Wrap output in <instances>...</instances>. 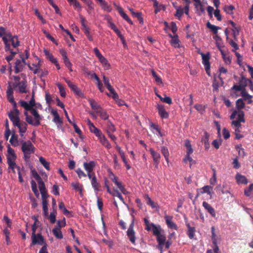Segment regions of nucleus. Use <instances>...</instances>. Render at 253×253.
<instances>
[{
    "label": "nucleus",
    "mask_w": 253,
    "mask_h": 253,
    "mask_svg": "<svg viewBox=\"0 0 253 253\" xmlns=\"http://www.w3.org/2000/svg\"><path fill=\"white\" fill-rule=\"evenodd\" d=\"M18 103L24 108V113L26 117V122L30 125L37 126L40 125V121L42 117L38 113L37 110L33 107L35 105V101L34 97V93H32V98L29 102L23 100H20Z\"/></svg>",
    "instance_id": "nucleus-1"
},
{
    "label": "nucleus",
    "mask_w": 253,
    "mask_h": 253,
    "mask_svg": "<svg viewBox=\"0 0 253 253\" xmlns=\"http://www.w3.org/2000/svg\"><path fill=\"white\" fill-rule=\"evenodd\" d=\"M244 115L243 111L234 110L230 116L231 120L236 118V120L233 121L232 122V126L235 131L241 132V123L245 122Z\"/></svg>",
    "instance_id": "nucleus-2"
},
{
    "label": "nucleus",
    "mask_w": 253,
    "mask_h": 253,
    "mask_svg": "<svg viewBox=\"0 0 253 253\" xmlns=\"http://www.w3.org/2000/svg\"><path fill=\"white\" fill-rule=\"evenodd\" d=\"M17 156L15 154L14 149L11 148L9 145L7 146V154L6 155L7 163L8 165V169L9 172L10 170L12 172L15 173V169H19V167H18L16 164L15 161Z\"/></svg>",
    "instance_id": "nucleus-3"
},
{
    "label": "nucleus",
    "mask_w": 253,
    "mask_h": 253,
    "mask_svg": "<svg viewBox=\"0 0 253 253\" xmlns=\"http://www.w3.org/2000/svg\"><path fill=\"white\" fill-rule=\"evenodd\" d=\"M153 234L156 237L158 243L157 248L158 249H161L162 247H164L165 243L167 240L164 230L162 228L161 226L158 227V228L155 227Z\"/></svg>",
    "instance_id": "nucleus-4"
},
{
    "label": "nucleus",
    "mask_w": 253,
    "mask_h": 253,
    "mask_svg": "<svg viewBox=\"0 0 253 253\" xmlns=\"http://www.w3.org/2000/svg\"><path fill=\"white\" fill-rule=\"evenodd\" d=\"M21 144L23 158L26 160H28L30 158L31 155L35 152L36 148L30 140H22Z\"/></svg>",
    "instance_id": "nucleus-5"
},
{
    "label": "nucleus",
    "mask_w": 253,
    "mask_h": 253,
    "mask_svg": "<svg viewBox=\"0 0 253 253\" xmlns=\"http://www.w3.org/2000/svg\"><path fill=\"white\" fill-rule=\"evenodd\" d=\"M65 225L66 221L65 218L61 220H59L57 221L56 226L52 230L53 235L57 239H61L63 238L61 228L65 226Z\"/></svg>",
    "instance_id": "nucleus-6"
},
{
    "label": "nucleus",
    "mask_w": 253,
    "mask_h": 253,
    "mask_svg": "<svg viewBox=\"0 0 253 253\" xmlns=\"http://www.w3.org/2000/svg\"><path fill=\"white\" fill-rule=\"evenodd\" d=\"M95 56L97 57L105 70H109L111 65L108 60L103 56L97 47L93 49Z\"/></svg>",
    "instance_id": "nucleus-7"
},
{
    "label": "nucleus",
    "mask_w": 253,
    "mask_h": 253,
    "mask_svg": "<svg viewBox=\"0 0 253 253\" xmlns=\"http://www.w3.org/2000/svg\"><path fill=\"white\" fill-rule=\"evenodd\" d=\"M32 242L30 246L36 245H39L43 247L44 245H47L45 241L44 237L42 235L41 233H38L31 236Z\"/></svg>",
    "instance_id": "nucleus-8"
},
{
    "label": "nucleus",
    "mask_w": 253,
    "mask_h": 253,
    "mask_svg": "<svg viewBox=\"0 0 253 253\" xmlns=\"http://www.w3.org/2000/svg\"><path fill=\"white\" fill-rule=\"evenodd\" d=\"M199 53L201 55L202 59V63L205 67L206 73L209 76H210V52H207V53L204 54L202 52H199Z\"/></svg>",
    "instance_id": "nucleus-9"
},
{
    "label": "nucleus",
    "mask_w": 253,
    "mask_h": 253,
    "mask_svg": "<svg viewBox=\"0 0 253 253\" xmlns=\"http://www.w3.org/2000/svg\"><path fill=\"white\" fill-rule=\"evenodd\" d=\"M12 34L10 32L6 31V29L3 27H0V37L4 42L6 49H9V43H8V38L11 37Z\"/></svg>",
    "instance_id": "nucleus-10"
},
{
    "label": "nucleus",
    "mask_w": 253,
    "mask_h": 253,
    "mask_svg": "<svg viewBox=\"0 0 253 253\" xmlns=\"http://www.w3.org/2000/svg\"><path fill=\"white\" fill-rule=\"evenodd\" d=\"M19 114L20 111L17 109V106L13 107V110L8 113V117L13 126L20 121Z\"/></svg>",
    "instance_id": "nucleus-11"
},
{
    "label": "nucleus",
    "mask_w": 253,
    "mask_h": 253,
    "mask_svg": "<svg viewBox=\"0 0 253 253\" xmlns=\"http://www.w3.org/2000/svg\"><path fill=\"white\" fill-rule=\"evenodd\" d=\"M103 80L105 85L110 91V93H107V95L109 96L112 97V98H116L117 96V93L110 84L109 79L103 75Z\"/></svg>",
    "instance_id": "nucleus-12"
},
{
    "label": "nucleus",
    "mask_w": 253,
    "mask_h": 253,
    "mask_svg": "<svg viewBox=\"0 0 253 253\" xmlns=\"http://www.w3.org/2000/svg\"><path fill=\"white\" fill-rule=\"evenodd\" d=\"M21 59H17L15 62V72L18 73L21 72L24 66L27 65L25 59L23 57L21 56Z\"/></svg>",
    "instance_id": "nucleus-13"
},
{
    "label": "nucleus",
    "mask_w": 253,
    "mask_h": 253,
    "mask_svg": "<svg viewBox=\"0 0 253 253\" xmlns=\"http://www.w3.org/2000/svg\"><path fill=\"white\" fill-rule=\"evenodd\" d=\"M100 143L103 145L104 147L108 149H110L112 146L108 140L106 136L103 134L102 132H101L99 135L96 136Z\"/></svg>",
    "instance_id": "nucleus-14"
},
{
    "label": "nucleus",
    "mask_w": 253,
    "mask_h": 253,
    "mask_svg": "<svg viewBox=\"0 0 253 253\" xmlns=\"http://www.w3.org/2000/svg\"><path fill=\"white\" fill-rule=\"evenodd\" d=\"M14 87H18V91L21 93H27L28 89L27 88V83L25 81H22L18 83L16 82L13 84Z\"/></svg>",
    "instance_id": "nucleus-15"
},
{
    "label": "nucleus",
    "mask_w": 253,
    "mask_h": 253,
    "mask_svg": "<svg viewBox=\"0 0 253 253\" xmlns=\"http://www.w3.org/2000/svg\"><path fill=\"white\" fill-rule=\"evenodd\" d=\"M13 93V89L9 84L7 87L6 90V97L9 102H10L12 104L13 107H16L17 104L16 102L14 101Z\"/></svg>",
    "instance_id": "nucleus-16"
},
{
    "label": "nucleus",
    "mask_w": 253,
    "mask_h": 253,
    "mask_svg": "<svg viewBox=\"0 0 253 253\" xmlns=\"http://www.w3.org/2000/svg\"><path fill=\"white\" fill-rule=\"evenodd\" d=\"M14 126L18 128L20 136L23 137L24 133L26 132L27 129V123L23 121H20L17 123V125H14Z\"/></svg>",
    "instance_id": "nucleus-17"
},
{
    "label": "nucleus",
    "mask_w": 253,
    "mask_h": 253,
    "mask_svg": "<svg viewBox=\"0 0 253 253\" xmlns=\"http://www.w3.org/2000/svg\"><path fill=\"white\" fill-rule=\"evenodd\" d=\"M173 217L172 216L166 215L165 219L166 223L168 228L177 230L178 227L177 225L172 221Z\"/></svg>",
    "instance_id": "nucleus-18"
},
{
    "label": "nucleus",
    "mask_w": 253,
    "mask_h": 253,
    "mask_svg": "<svg viewBox=\"0 0 253 253\" xmlns=\"http://www.w3.org/2000/svg\"><path fill=\"white\" fill-rule=\"evenodd\" d=\"M156 107L158 110L159 115L162 119H167L169 117V114L166 110L163 105L158 104Z\"/></svg>",
    "instance_id": "nucleus-19"
},
{
    "label": "nucleus",
    "mask_w": 253,
    "mask_h": 253,
    "mask_svg": "<svg viewBox=\"0 0 253 253\" xmlns=\"http://www.w3.org/2000/svg\"><path fill=\"white\" fill-rule=\"evenodd\" d=\"M86 122L90 131L93 133L96 136L102 132L100 129L94 126L93 124L89 119L87 120Z\"/></svg>",
    "instance_id": "nucleus-20"
},
{
    "label": "nucleus",
    "mask_w": 253,
    "mask_h": 253,
    "mask_svg": "<svg viewBox=\"0 0 253 253\" xmlns=\"http://www.w3.org/2000/svg\"><path fill=\"white\" fill-rule=\"evenodd\" d=\"M149 151L152 156L153 161L156 165V167H157L160 163L161 155L158 152L154 151L152 148H150Z\"/></svg>",
    "instance_id": "nucleus-21"
},
{
    "label": "nucleus",
    "mask_w": 253,
    "mask_h": 253,
    "mask_svg": "<svg viewBox=\"0 0 253 253\" xmlns=\"http://www.w3.org/2000/svg\"><path fill=\"white\" fill-rule=\"evenodd\" d=\"M83 166L87 173L92 172H93L94 168L96 166V163L93 161H90L88 163L84 162V163Z\"/></svg>",
    "instance_id": "nucleus-22"
},
{
    "label": "nucleus",
    "mask_w": 253,
    "mask_h": 253,
    "mask_svg": "<svg viewBox=\"0 0 253 253\" xmlns=\"http://www.w3.org/2000/svg\"><path fill=\"white\" fill-rule=\"evenodd\" d=\"M64 80L67 84L69 87L74 91L75 94L78 95H80L82 94L80 89L77 86V85H76L75 84L66 78H64Z\"/></svg>",
    "instance_id": "nucleus-23"
},
{
    "label": "nucleus",
    "mask_w": 253,
    "mask_h": 253,
    "mask_svg": "<svg viewBox=\"0 0 253 253\" xmlns=\"http://www.w3.org/2000/svg\"><path fill=\"white\" fill-rule=\"evenodd\" d=\"M144 222L145 225V229L148 231H150L151 230L153 233L155 227L158 228V227L161 226V225H156L153 223H150L148 219L146 218H144Z\"/></svg>",
    "instance_id": "nucleus-24"
},
{
    "label": "nucleus",
    "mask_w": 253,
    "mask_h": 253,
    "mask_svg": "<svg viewBox=\"0 0 253 253\" xmlns=\"http://www.w3.org/2000/svg\"><path fill=\"white\" fill-rule=\"evenodd\" d=\"M203 206L211 214L212 217L216 215L214 209L207 202L204 201L203 202Z\"/></svg>",
    "instance_id": "nucleus-25"
},
{
    "label": "nucleus",
    "mask_w": 253,
    "mask_h": 253,
    "mask_svg": "<svg viewBox=\"0 0 253 253\" xmlns=\"http://www.w3.org/2000/svg\"><path fill=\"white\" fill-rule=\"evenodd\" d=\"M235 179L238 184H246L248 183L247 178L243 175L237 173L235 176Z\"/></svg>",
    "instance_id": "nucleus-26"
},
{
    "label": "nucleus",
    "mask_w": 253,
    "mask_h": 253,
    "mask_svg": "<svg viewBox=\"0 0 253 253\" xmlns=\"http://www.w3.org/2000/svg\"><path fill=\"white\" fill-rule=\"evenodd\" d=\"M10 42L13 48H16L20 45L18 37L16 36L11 35V37L8 38V43H10Z\"/></svg>",
    "instance_id": "nucleus-27"
},
{
    "label": "nucleus",
    "mask_w": 253,
    "mask_h": 253,
    "mask_svg": "<svg viewBox=\"0 0 253 253\" xmlns=\"http://www.w3.org/2000/svg\"><path fill=\"white\" fill-rule=\"evenodd\" d=\"M112 181L114 182L117 187L120 189V190L125 194H126L127 193L126 190L125 188L123 186L122 183L118 181V178L117 177L114 178Z\"/></svg>",
    "instance_id": "nucleus-28"
},
{
    "label": "nucleus",
    "mask_w": 253,
    "mask_h": 253,
    "mask_svg": "<svg viewBox=\"0 0 253 253\" xmlns=\"http://www.w3.org/2000/svg\"><path fill=\"white\" fill-rule=\"evenodd\" d=\"M70 5H72L75 9L81 11L82 7L78 0H67Z\"/></svg>",
    "instance_id": "nucleus-29"
},
{
    "label": "nucleus",
    "mask_w": 253,
    "mask_h": 253,
    "mask_svg": "<svg viewBox=\"0 0 253 253\" xmlns=\"http://www.w3.org/2000/svg\"><path fill=\"white\" fill-rule=\"evenodd\" d=\"M145 197H146V199L147 200V204L149 205L152 209H155L157 211H159V207L158 204L157 203H155L154 202H153L149 197L148 195H145Z\"/></svg>",
    "instance_id": "nucleus-30"
},
{
    "label": "nucleus",
    "mask_w": 253,
    "mask_h": 253,
    "mask_svg": "<svg viewBox=\"0 0 253 253\" xmlns=\"http://www.w3.org/2000/svg\"><path fill=\"white\" fill-rule=\"evenodd\" d=\"M51 114L54 117L53 121L56 124H61L62 123V120L56 110L52 109L51 111Z\"/></svg>",
    "instance_id": "nucleus-31"
},
{
    "label": "nucleus",
    "mask_w": 253,
    "mask_h": 253,
    "mask_svg": "<svg viewBox=\"0 0 253 253\" xmlns=\"http://www.w3.org/2000/svg\"><path fill=\"white\" fill-rule=\"evenodd\" d=\"M39 188L41 192L42 199H47L48 195L47 193L44 183L39 186Z\"/></svg>",
    "instance_id": "nucleus-32"
},
{
    "label": "nucleus",
    "mask_w": 253,
    "mask_h": 253,
    "mask_svg": "<svg viewBox=\"0 0 253 253\" xmlns=\"http://www.w3.org/2000/svg\"><path fill=\"white\" fill-rule=\"evenodd\" d=\"M127 236L132 244H135L136 237L135 236V231L134 230H127L126 232Z\"/></svg>",
    "instance_id": "nucleus-33"
},
{
    "label": "nucleus",
    "mask_w": 253,
    "mask_h": 253,
    "mask_svg": "<svg viewBox=\"0 0 253 253\" xmlns=\"http://www.w3.org/2000/svg\"><path fill=\"white\" fill-rule=\"evenodd\" d=\"M88 102L91 108L95 111L96 113L97 110H100L102 109L100 105H99L94 100L89 99Z\"/></svg>",
    "instance_id": "nucleus-34"
},
{
    "label": "nucleus",
    "mask_w": 253,
    "mask_h": 253,
    "mask_svg": "<svg viewBox=\"0 0 253 253\" xmlns=\"http://www.w3.org/2000/svg\"><path fill=\"white\" fill-rule=\"evenodd\" d=\"M9 142L14 147L18 146L20 143L18 139V136L13 134L9 140Z\"/></svg>",
    "instance_id": "nucleus-35"
},
{
    "label": "nucleus",
    "mask_w": 253,
    "mask_h": 253,
    "mask_svg": "<svg viewBox=\"0 0 253 253\" xmlns=\"http://www.w3.org/2000/svg\"><path fill=\"white\" fill-rule=\"evenodd\" d=\"M91 184L95 192H97L99 191L100 185L99 183L98 182L96 177L91 180Z\"/></svg>",
    "instance_id": "nucleus-36"
},
{
    "label": "nucleus",
    "mask_w": 253,
    "mask_h": 253,
    "mask_svg": "<svg viewBox=\"0 0 253 253\" xmlns=\"http://www.w3.org/2000/svg\"><path fill=\"white\" fill-rule=\"evenodd\" d=\"M100 4L102 9L104 10L110 12L112 10L111 6L109 5L104 0H100Z\"/></svg>",
    "instance_id": "nucleus-37"
},
{
    "label": "nucleus",
    "mask_w": 253,
    "mask_h": 253,
    "mask_svg": "<svg viewBox=\"0 0 253 253\" xmlns=\"http://www.w3.org/2000/svg\"><path fill=\"white\" fill-rule=\"evenodd\" d=\"M71 185L75 190L79 191L81 195H83L82 192L83 190V186L82 184L78 182H73L71 183Z\"/></svg>",
    "instance_id": "nucleus-38"
},
{
    "label": "nucleus",
    "mask_w": 253,
    "mask_h": 253,
    "mask_svg": "<svg viewBox=\"0 0 253 253\" xmlns=\"http://www.w3.org/2000/svg\"><path fill=\"white\" fill-rule=\"evenodd\" d=\"M185 146L186 147L187 155H191L193 152V149L190 143V141L188 139H186L185 141Z\"/></svg>",
    "instance_id": "nucleus-39"
},
{
    "label": "nucleus",
    "mask_w": 253,
    "mask_h": 253,
    "mask_svg": "<svg viewBox=\"0 0 253 253\" xmlns=\"http://www.w3.org/2000/svg\"><path fill=\"white\" fill-rule=\"evenodd\" d=\"M241 95L244 98V100L248 101V104H251L253 102L252 100V96L248 94L246 90L243 92H241Z\"/></svg>",
    "instance_id": "nucleus-40"
},
{
    "label": "nucleus",
    "mask_w": 253,
    "mask_h": 253,
    "mask_svg": "<svg viewBox=\"0 0 253 253\" xmlns=\"http://www.w3.org/2000/svg\"><path fill=\"white\" fill-rule=\"evenodd\" d=\"M43 53L46 57L52 63L56 62V58H54L52 54L50 53L47 49H43Z\"/></svg>",
    "instance_id": "nucleus-41"
},
{
    "label": "nucleus",
    "mask_w": 253,
    "mask_h": 253,
    "mask_svg": "<svg viewBox=\"0 0 253 253\" xmlns=\"http://www.w3.org/2000/svg\"><path fill=\"white\" fill-rule=\"evenodd\" d=\"M84 1L88 6L89 10L88 11V13H90L92 11L94 10V4L91 0H82Z\"/></svg>",
    "instance_id": "nucleus-42"
},
{
    "label": "nucleus",
    "mask_w": 253,
    "mask_h": 253,
    "mask_svg": "<svg viewBox=\"0 0 253 253\" xmlns=\"http://www.w3.org/2000/svg\"><path fill=\"white\" fill-rule=\"evenodd\" d=\"M32 172L33 176L37 181L39 186L44 183L42 178L39 175V174L37 172V171H36L35 170H32Z\"/></svg>",
    "instance_id": "nucleus-43"
},
{
    "label": "nucleus",
    "mask_w": 253,
    "mask_h": 253,
    "mask_svg": "<svg viewBox=\"0 0 253 253\" xmlns=\"http://www.w3.org/2000/svg\"><path fill=\"white\" fill-rule=\"evenodd\" d=\"M161 152L162 153V154L163 155V156H164L165 158V160L166 161H167V163L169 164V150H168V149L165 146H163L162 148H161Z\"/></svg>",
    "instance_id": "nucleus-44"
},
{
    "label": "nucleus",
    "mask_w": 253,
    "mask_h": 253,
    "mask_svg": "<svg viewBox=\"0 0 253 253\" xmlns=\"http://www.w3.org/2000/svg\"><path fill=\"white\" fill-rule=\"evenodd\" d=\"M245 106V104L243 101V99L239 98L236 101V108L237 111H241L240 110L244 108Z\"/></svg>",
    "instance_id": "nucleus-45"
},
{
    "label": "nucleus",
    "mask_w": 253,
    "mask_h": 253,
    "mask_svg": "<svg viewBox=\"0 0 253 253\" xmlns=\"http://www.w3.org/2000/svg\"><path fill=\"white\" fill-rule=\"evenodd\" d=\"M119 13L122 16V17L125 19L126 21H127L129 24H132V21L130 19L128 16L124 12L122 8L121 7H119L118 8Z\"/></svg>",
    "instance_id": "nucleus-46"
},
{
    "label": "nucleus",
    "mask_w": 253,
    "mask_h": 253,
    "mask_svg": "<svg viewBox=\"0 0 253 253\" xmlns=\"http://www.w3.org/2000/svg\"><path fill=\"white\" fill-rule=\"evenodd\" d=\"M245 90H246L245 88H244L242 87V86L240 84H234L231 88V95H234V92H233L234 91H241V92H243Z\"/></svg>",
    "instance_id": "nucleus-47"
},
{
    "label": "nucleus",
    "mask_w": 253,
    "mask_h": 253,
    "mask_svg": "<svg viewBox=\"0 0 253 253\" xmlns=\"http://www.w3.org/2000/svg\"><path fill=\"white\" fill-rule=\"evenodd\" d=\"M96 113L99 114L100 118L103 120H107L109 118V115L107 112L102 108L100 110H97Z\"/></svg>",
    "instance_id": "nucleus-48"
},
{
    "label": "nucleus",
    "mask_w": 253,
    "mask_h": 253,
    "mask_svg": "<svg viewBox=\"0 0 253 253\" xmlns=\"http://www.w3.org/2000/svg\"><path fill=\"white\" fill-rule=\"evenodd\" d=\"M207 27L213 32V34H216L217 33L218 30L220 27L212 25L210 22L207 23Z\"/></svg>",
    "instance_id": "nucleus-49"
},
{
    "label": "nucleus",
    "mask_w": 253,
    "mask_h": 253,
    "mask_svg": "<svg viewBox=\"0 0 253 253\" xmlns=\"http://www.w3.org/2000/svg\"><path fill=\"white\" fill-rule=\"evenodd\" d=\"M188 227V235L190 239H192L194 236L195 228L191 227L189 223L186 224Z\"/></svg>",
    "instance_id": "nucleus-50"
},
{
    "label": "nucleus",
    "mask_w": 253,
    "mask_h": 253,
    "mask_svg": "<svg viewBox=\"0 0 253 253\" xmlns=\"http://www.w3.org/2000/svg\"><path fill=\"white\" fill-rule=\"evenodd\" d=\"M39 161L41 164L47 169L49 170V163L47 162L42 157L39 158Z\"/></svg>",
    "instance_id": "nucleus-51"
},
{
    "label": "nucleus",
    "mask_w": 253,
    "mask_h": 253,
    "mask_svg": "<svg viewBox=\"0 0 253 253\" xmlns=\"http://www.w3.org/2000/svg\"><path fill=\"white\" fill-rule=\"evenodd\" d=\"M56 211L55 210H53L52 212L50 213L48 218L51 223L53 224L55 223L56 221Z\"/></svg>",
    "instance_id": "nucleus-52"
},
{
    "label": "nucleus",
    "mask_w": 253,
    "mask_h": 253,
    "mask_svg": "<svg viewBox=\"0 0 253 253\" xmlns=\"http://www.w3.org/2000/svg\"><path fill=\"white\" fill-rule=\"evenodd\" d=\"M171 44L175 47H178L179 46V40H178L177 36L172 37L171 40Z\"/></svg>",
    "instance_id": "nucleus-53"
},
{
    "label": "nucleus",
    "mask_w": 253,
    "mask_h": 253,
    "mask_svg": "<svg viewBox=\"0 0 253 253\" xmlns=\"http://www.w3.org/2000/svg\"><path fill=\"white\" fill-rule=\"evenodd\" d=\"M57 86L59 89L60 95L63 97H65L66 93L64 86L60 83L57 84Z\"/></svg>",
    "instance_id": "nucleus-54"
},
{
    "label": "nucleus",
    "mask_w": 253,
    "mask_h": 253,
    "mask_svg": "<svg viewBox=\"0 0 253 253\" xmlns=\"http://www.w3.org/2000/svg\"><path fill=\"white\" fill-rule=\"evenodd\" d=\"M234 7L233 5H225L223 7L224 11L228 14H232Z\"/></svg>",
    "instance_id": "nucleus-55"
},
{
    "label": "nucleus",
    "mask_w": 253,
    "mask_h": 253,
    "mask_svg": "<svg viewBox=\"0 0 253 253\" xmlns=\"http://www.w3.org/2000/svg\"><path fill=\"white\" fill-rule=\"evenodd\" d=\"M250 80L247 79L244 77H242L239 82V84L243 88H245V87L247 85L248 83L249 82Z\"/></svg>",
    "instance_id": "nucleus-56"
},
{
    "label": "nucleus",
    "mask_w": 253,
    "mask_h": 253,
    "mask_svg": "<svg viewBox=\"0 0 253 253\" xmlns=\"http://www.w3.org/2000/svg\"><path fill=\"white\" fill-rule=\"evenodd\" d=\"M39 223H40V221H39V220L36 219L35 222H34V223L32 224V235H34V234H36V230H37L38 227L39 226Z\"/></svg>",
    "instance_id": "nucleus-57"
},
{
    "label": "nucleus",
    "mask_w": 253,
    "mask_h": 253,
    "mask_svg": "<svg viewBox=\"0 0 253 253\" xmlns=\"http://www.w3.org/2000/svg\"><path fill=\"white\" fill-rule=\"evenodd\" d=\"M176 9V13L175 14V16L180 18L184 13L183 8L181 7H175Z\"/></svg>",
    "instance_id": "nucleus-58"
},
{
    "label": "nucleus",
    "mask_w": 253,
    "mask_h": 253,
    "mask_svg": "<svg viewBox=\"0 0 253 253\" xmlns=\"http://www.w3.org/2000/svg\"><path fill=\"white\" fill-rule=\"evenodd\" d=\"M43 33H44V34L45 35L46 37L49 40H50V41H51L53 43H54L55 44L57 45L58 44V43L57 42H56V41L54 39V38L53 37H52L49 34L48 32H47V31H46L45 30H43Z\"/></svg>",
    "instance_id": "nucleus-59"
},
{
    "label": "nucleus",
    "mask_w": 253,
    "mask_h": 253,
    "mask_svg": "<svg viewBox=\"0 0 253 253\" xmlns=\"http://www.w3.org/2000/svg\"><path fill=\"white\" fill-rule=\"evenodd\" d=\"M107 127L108 129L107 130L110 131V132H115L116 130L115 126L110 121H108L107 123Z\"/></svg>",
    "instance_id": "nucleus-60"
},
{
    "label": "nucleus",
    "mask_w": 253,
    "mask_h": 253,
    "mask_svg": "<svg viewBox=\"0 0 253 253\" xmlns=\"http://www.w3.org/2000/svg\"><path fill=\"white\" fill-rule=\"evenodd\" d=\"M229 43L230 45L233 48V49L232 50L233 52H235L236 50L239 49L238 44L233 40H230L229 41Z\"/></svg>",
    "instance_id": "nucleus-61"
},
{
    "label": "nucleus",
    "mask_w": 253,
    "mask_h": 253,
    "mask_svg": "<svg viewBox=\"0 0 253 253\" xmlns=\"http://www.w3.org/2000/svg\"><path fill=\"white\" fill-rule=\"evenodd\" d=\"M221 142L222 141L220 139H219V140L215 139V140H214L212 142V145L213 146V147L215 149H217L219 148L220 146L221 145Z\"/></svg>",
    "instance_id": "nucleus-62"
},
{
    "label": "nucleus",
    "mask_w": 253,
    "mask_h": 253,
    "mask_svg": "<svg viewBox=\"0 0 253 253\" xmlns=\"http://www.w3.org/2000/svg\"><path fill=\"white\" fill-rule=\"evenodd\" d=\"M3 220L6 223L8 227L10 228L11 227L12 221L7 215H4L3 216Z\"/></svg>",
    "instance_id": "nucleus-63"
},
{
    "label": "nucleus",
    "mask_w": 253,
    "mask_h": 253,
    "mask_svg": "<svg viewBox=\"0 0 253 253\" xmlns=\"http://www.w3.org/2000/svg\"><path fill=\"white\" fill-rule=\"evenodd\" d=\"M253 190V183L250 185L248 188H246L244 190V193L247 196H250L251 195V191Z\"/></svg>",
    "instance_id": "nucleus-64"
}]
</instances>
